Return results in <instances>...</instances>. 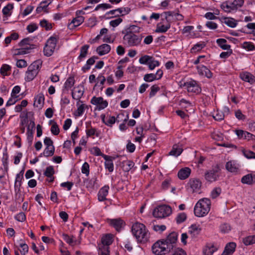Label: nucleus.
<instances>
[{"instance_id":"72a5a7b5","label":"nucleus","mask_w":255,"mask_h":255,"mask_svg":"<svg viewBox=\"0 0 255 255\" xmlns=\"http://www.w3.org/2000/svg\"><path fill=\"white\" fill-rule=\"evenodd\" d=\"M101 117L103 122L108 126L111 127L116 122V118L114 116H110L106 119L105 115H102Z\"/></svg>"},{"instance_id":"f704fd0d","label":"nucleus","mask_w":255,"mask_h":255,"mask_svg":"<svg viewBox=\"0 0 255 255\" xmlns=\"http://www.w3.org/2000/svg\"><path fill=\"white\" fill-rule=\"evenodd\" d=\"M89 48V45H84L81 47L80 49V53L78 58L80 60H82L86 57Z\"/></svg>"},{"instance_id":"2eb2a0df","label":"nucleus","mask_w":255,"mask_h":255,"mask_svg":"<svg viewBox=\"0 0 255 255\" xmlns=\"http://www.w3.org/2000/svg\"><path fill=\"white\" fill-rule=\"evenodd\" d=\"M84 94V88L82 85H79L75 88L74 91L72 92V96L73 99L80 100Z\"/></svg>"},{"instance_id":"bb28decb","label":"nucleus","mask_w":255,"mask_h":255,"mask_svg":"<svg viewBox=\"0 0 255 255\" xmlns=\"http://www.w3.org/2000/svg\"><path fill=\"white\" fill-rule=\"evenodd\" d=\"M189 184L193 191L198 190L201 186V182L197 179H190Z\"/></svg>"},{"instance_id":"f3484780","label":"nucleus","mask_w":255,"mask_h":255,"mask_svg":"<svg viewBox=\"0 0 255 255\" xmlns=\"http://www.w3.org/2000/svg\"><path fill=\"white\" fill-rule=\"evenodd\" d=\"M239 165L234 161H229L226 163V169L230 172L237 173Z\"/></svg>"},{"instance_id":"f03ea898","label":"nucleus","mask_w":255,"mask_h":255,"mask_svg":"<svg viewBox=\"0 0 255 255\" xmlns=\"http://www.w3.org/2000/svg\"><path fill=\"white\" fill-rule=\"evenodd\" d=\"M211 201L209 199L205 198L199 200L194 207L195 216L199 217L206 216L209 213Z\"/></svg>"},{"instance_id":"b1692460","label":"nucleus","mask_w":255,"mask_h":255,"mask_svg":"<svg viewBox=\"0 0 255 255\" xmlns=\"http://www.w3.org/2000/svg\"><path fill=\"white\" fill-rule=\"evenodd\" d=\"M241 181L244 184L252 185L255 182V175L248 174L245 175L242 177Z\"/></svg>"},{"instance_id":"39448f33","label":"nucleus","mask_w":255,"mask_h":255,"mask_svg":"<svg viewBox=\"0 0 255 255\" xmlns=\"http://www.w3.org/2000/svg\"><path fill=\"white\" fill-rule=\"evenodd\" d=\"M221 174V169L219 165L217 164L205 173L204 178L209 182H213L217 181Z\"/></svg>"},{"instance_id":"774afa93","label":"nucleus","mask_w":255,"mask_h":255,"mask_svg":"<svg viewBox=\"0 0 255 255\" xmlns=\"http://www.w3.org/2000/svg\"><path fill=\"white\" fill-rule=\"evenodd\" d=\"M51 131L54 135H57L59 133L60 130L58 128V126L56 123L51 126Z\"/></svg>"},{"instance_id":"6e6552de","label":"nucleus","mask_w":255,"mask_h":255,"mask_svg":"<svg viewBox=\"0 0 255 255\" xmlns=\"http://www.w3.org/2000/svg\"><path fill=\"white\" fill-rule=\"evenodd\" d=\"M178 235L175 232H172L169 234L165 240H162L164 245L168 247L169 252L175 248L177 241Z\"/></svg>"},{"instance_id":"cd10ccee","label":"nucleus","mask_w":255,"mask_h":255,"mask_svg":"<svg viewBox=\"0 0 255 255\" xmlns=\"http://www.w3.org/2000/svg\"><path fill=\"white\" fill-rule=\"evenodd\" d=\"M44 103V96L42 93H40L35 98L34 106L36 107H41Z\"/></svg>"},{"instance_id":"c85d7f7f","label":"nucleus","mask_w":255,"mask_h":255,"mask_svg":"<svg viewBox=\"0 0 255 255\" xmlns=\"http://www.w3.org/2000/svg\"><path fill=\"white\" fill-rule=\"evenodd\" d=\"M170 27V24L168 21L165 24L161 25L159 23L157 25L155 32L157 33H164L166 32Z\"/></svg>"},{"instance_id":"3c124183","label":"nucleus","mask_w":255,"mask_h":255,"mask_svg":"<svg viewBox=\"0 0 255 255\" xmlns=\"http://www.w3.org/2000/svg\"><path fill=\"white\" fill-rule=\"evenodd\" d=\"M242 47L249 51H252L255 49V46L250 42H244L242 44Z\"/></svg>"},{"instance_id":"4c0bfd02","label":"nucleus","mask_w":255,"mask_h":255,"mask_svg":"<svg viewBox=\"0 0 255 255\" xmlns=\"http://www.w3.org/2000/svg\"><path fill=\"white\" fill-rule=\"evenodd\" d=\"M8 155L6 151L3 152V157L2 158V164L3 165L4 171L7 172L8 169Z\"/></svg>"},{"instance_id":"052dcab7","label":"nucleus","mask_w":255,"mask_h":255,"mask_svg":"<svg viewBox=\"0 0 255 255\" xmlns=\"http://www.w3.org/2000/svg\"><path fill=\"white\" fill-rule=\"evenodd\" d=\"M47 3V1H43L40 3L39 5L36 8V11L37 13H40L42 10L47 12L46 9V5H43V4Z\"/></svg>"},{"instance_id":"aec40b11","label":"nucleus","mask_w":255,"mask_h":255,"mask_svg":"<svg viewBox=\"0 0 255 255\" xmlns=\"http://www.w3.org/2000/svg\"><path fill=\"white\" fill-rule=\"evenodd\" d=\"M23 171L16 175L14 183V189L17 195L20 192V187L21 186V180L23 178Z\"/></svg>"},{"instance_id":"f8f14e48","label":"nucleus","mask_w":255,"mask_h":255,"mask_svg":"<svg viewBox=\"0 0 255 255\" xmlns=\"http://www.w3.org/2000/svg\"><path fill=\"white\" fill-rule=\"evenodd\" d=\"M183 149L182 144L181 143L174 144L171 151L169 152V155L177 157L182 152Z\"/></svg>"},{"instance_id":"473e14b6","label":"nucleus","mask_w":255,"mask_h":255,"mask_svg":"<svg viewBox=\"0 0 255 255\" xmlns=\"http://www.w3.org/2000/svg\"><path fill=\"white\" fill-rule=\"evenodd\" d=\"M223 21H222L224 23L227 24L228 26L231 27L232 28L235 27L237 23L236 21L233 18L231 17H224L223 18Z\"/></svg>"},{"instance_id":"c9c22d12","label":"nucleus","mask_w":255,"mask_h":255,"mask_svg":"<svg viewBox=\"0 0 255 255\" xmlns=\"http://www.w3.org/2000/svg\"><path fill=\"white\" fill-rule=\"evenodd\" d=\"M243 242L246 246L253 245L255 243V235L249 236L243 239Z\"/></svg>"},{"instance_id":"a878e982","label":"nucleus","mask_w":255,"mask_h":255,"mask_svg":"<svg viewBox=\"0 0 255 255\" xmlns=\"http://www.w3.org/2000/svg\"><path fill=\"white\" fill-rule=\"evenodd\" d=\"M113 242V236L112 234H107L104 236L102 238V243L103 246L109 247Z\"/></svg>"},{"instance_id":"a18cd8bd","label":"nucleus","mask_w":255,"mask_h":255,"mask_svg":"<svg viewBox=\"0 0 255 255\" xmlns=\"http://www.w3.org/2000/svg\"><path fill=\"white\" fill-rule=\"evenodd\" d=\"M230 1H226L224 2L221 5V8L225 12H230L233 11L231 5L229 4Z\"/></svg>"},{"instance_id":"7ed1b4c3","label":"nucleus","mask_w":255,"mask_h":255,"mask_svg":"<svg viewBox=\"0 0 255 255\" xmlns=\"http://www.w3.org/2000/svg\"><path fill=\"white\" fill-rule=\"evenodd\" d=\"M42 65L41 60H36L31 64L28 67L26 72L25 80L30 82L32 81L38 74Z\"/></svg>"},{"instance_id":"de8ad7c7","label":"nucleus","mask_w":255,"mask_h":255,"mask_svg":"<svg viewBox=\"0 0 255 255\" xmlns=\"http://www.w3.org/2000/svg\"><path fill=\"white\" fill-rule=\"evenodd\" d=\"M148 67L149 69L153 70L155 67L159 65V62L155 60L153 57H151V59L149 61L148 63Z\"/></svg>"},{"instance_id":"37998d69","label":"nucleus","mask_w":255,"mask_h":255,"mask_svg":"<svg viewBox=\"0 0 255 255\" xmlns=\"http://www.w3.org/2000/svg\"><path fill=\"white\" fill-rule=\"evenodd\" d=\"M57 42V39L56 37L51 36L50 37L47 41L46 44L51 47V48H53L55 49L56 44Z\"/></svg>"},{"instance_id":"7c9ffc66","label":"nucleus","mask_w":255,"mask_h":255,"mask_svg":"<svg viewBox=\"0 0 255 255\" xmlns=\"http://www.w3.org/2000/svg\"><path fill=\"white\" fill-rule=\"evenodd\" d=\"M134 163L131 160L124 161L122 162V168L124 171L128 172L134 166Z\"/></svg>"},{"instance_id":"864d4df0","label":"nucleus","mask_w":255,"mask_h":255,"mask_svg":"<svg viewBox=\"0 0 255 255\" xmlns=\"http://www.w3.org/2000/svg\"><path fill=\"white\" fill-rule=\"evenodd\" d=\"M40 25L41 27L45 28L46 30H50L52 28V24L49 23L48 21L43 19L40 22Z\"/></svg>"},{"instance_id":"0eeeda50","label":"nucleus","mask_w":255,"mask_h":255,"mask_svg":"<svg viewBox=\"0 0 255 255\" xmlns=\"http://www.w3.org/2000/svg\"><path fill=\"white\" fill-rule=\"evenodd\" d=\"M152 250L153 253L156 255H164L169 253L168 247L164 245L162 240L155 243L152 247Z\"/></svg>"},{"instance_id":"393cba45","label":"nucleus","mask_w":255,"mask_h":255,"mask_svg":"<svg viewBox=\"0 0 255 255\" xmlns=\"http://www.w3.org/2000/svg\"><path fill=\"white\" fill-rule=\"evenodd\" d=\"M200 231L201 229L199 228V226L196 224H193L189 228L188 233L192 238H195L200 234Z\"/></svg>"},{"instance_id":"ddd939ff","label":"nucleus","mask_w":255,"mask_h":255,"mask_svg":"<svg viewBox=\"0 0 255 255\" xmlns=\"http://www.w3.org/2000/svg\"><path fill=\"white\" fill-rule=\"evenodd\" d=\"M198 73L200 75L205 76L208 78H211L212 77V73L204 65H199L197 66Z\"/></svg>"},{"instance_id":"e433bc0d","label":"nucleus","mask_w":255,"mask_h":255,"mask_svg":"<svg viewBox=\"0 0 255 255\" xmlns=\"http://www.w3.org/2000/svg\"><path fill=\"white\" fill-rule=\"evenodd\" d=\"M54 151L55 148L54 146L46 147L43 152V155L45 157L51 156L54 154Z\"/></svg>"},{"instance_id":"69168bd1","label":"nucleus","mask_w":255,"mask_h":255,"mask_svg":"<svg viewBox=\"0 0 255 255\" xmlns=\"http://www.w3.org/2000/svg\"><path fill=\"white\" fill-rule=\"evenodd\" d=\"M19 246L21 248V250H20L21 254L25 255L28 252V246L26 244L24 243L20 244Z\"/></svg>"},{"instance_id":"20e7f679","label":"nucleus","mask_w":255,"mask_h":255,"mask_svg":"<svg viewBox=\"0 0 255 255\" xmlns=\"http://www.w3.org/2000/svg\"><path fill=\"white\" fill-rule=\"evenodd\" d=\"M123 39L125 43L129 47L138 46L140 45L142 37L133 32L128 31L124 35Z\"/></svg>"},{"instance_id":"5fc2aeb1","label":"nucleus","mask_w":255,"mask_h":255,"mask_svg":"<svg viewBox=\"0 0 255 255\" xmlns=\"http://www.w3.org/2000/svg\"><path fill=\"white\" fill-rule=\"evenodd\" d=\"M156 77L153 73L146 74L144 75L143 79L145 81L150 82L156 80Z\"/></svg>"},{"instance_id":"ea45409f","label":"nucleus","mask_w":255,"mask_h":255,"mask_svg":"<svg viewBox=\"0 0 255 255\" xmlns=\"http://www.w3.org/2000/svg\"><path fill=\"white\" fill-rule=\"evenodd\" d=\"M236 247V244L235 243L231 242L228 243L225 247V250H226L230 254H233L235 251Z\"/></svg>"},{"instance_id":"49530a36","label":"nucleus","mask_w":255,"mask_h":255,"mask_svg":"<svg viewBox=\"0 0 255 255\" xmlns=\"http://www.w3.org/2000/svg\"><path fill=\"white\" fill-rule=\"evenodd\" d=\"M54 169L52 166H49L46 167L44 175L47 177H51L54 174Z\"/></svg>"},{"instance_id":"9d476101","label":"nucleus","mask_w":255,"mask_h":255,"mask_svg":"<svg viewBox=\"0 0 255 255\" xmlns=\"http://www.w3.org/2000/svg\"><path fill=\"white\" fill-rule=\"evenodd\" d=\"M186 89L188 92L199 94L201 91V89L195 81H191L184 83Z\"/></svg>"},{"instance_id":"a211bd4d","label":"nucleus","mask_w":255,"mask_h":255,"mask_svg":"<svg viewBox=\"0 0 255 255\" xmlns=\"http://www.w3.org/2000/svg\"><path fill=\"white\" fill-rule=\"evenodd\" d=\"M240 77L242 80L251 84H253L255 81L254 76L248 72L240 73Z\"/></svg>"},{"instance_id":"412c9836","label":"nucleus","mask_w":255,"mask_h":255,"mask_svg":"<svg viewBox=\"0 0 255 255\" xmlns=\"http://www.w3.org/2000/svg\"><path fill=\"white\" fill-rule=\"evenodd\" d=\"M84 21V17L82 16H77L74 18L71 23L68 25L70 29H73L80 24H81Z\"/></svg>"},{"instance_id":"79ce46f5","label":"nucleus","mask_w":255,"mask_h":255,"mask_svg":"<svg viewBox=\"0 0 255 255\" xmlns=\"http://www.w3.org/2000/svg\"><path fill=\"white\" fill-rule=\"evenodd\" d=\"M216 248L214 246H207L204 250L205 255H212L216 251Z\"/></svg>"},{"instance_id":"a19ab883","label":"nucleus","mask_w":255,"mask_h":255,"mask_svg":"<svg viewBox=\"0 0 255 255\" xmlns=\"http://www.w3.org/2000/svg\"><path fill=\"white\" fill-rule=\"evenodd\" d=\"M11 67L7 64H3L0 69V73L3 76H7L9 74L7 72L10 71Z\"/></svg>"},{"instance_id":"0e129e2a","label":"nucleus","mask_w":255,"mask_h":255,"mask_svg":"<svg viewBox=\"0 0 255 255\" xmlns=\"http://www.w3.org/2000/svg\"><path fill=\"white\" fill-rule=\"evenodd\" d=\"M119 10L120 16H124L128 14L130 11V8L128 7L119 8Z\"/></svg>"},{"instance_id":"dca6fc26","label":"nucleus","mask_w":255,"mask_h":255,"mask_svg":"<svg viewBox=\"0 0 255 255\" xmlns=\"http://www.w3.org/2000/svg\"><path fill=\"white\" fill-rule=\"evenodd\" d=\"M111 226L115 228L116 231L120 232L124 226V221L120 219H111L110 221Z\"/></svg>"},{"instance_id":"1a4fd4ad","label":"nucleus","mask_w":255,"mask_h":255,"mask_svg":"<svg viewBox=\"0 0 255 255\" xmlns=\"http://www.w3.org/2000/svg\"><path fill=\"white\" fill-rule=\"evenodd\" d=\"M91 103L93 105H97V109L99 111L106 108L108 105V102L104 100L103 98L101 97H93L91 100Z\"/></svg>"},{"instance_id":"2f4dec72","label":"nucleus","mask_w":255,"mask_h":255,"mask_svg":"<svg viewBox=\"0 0 255 255\" xmlns=\"http://www.w3.org/2000/svg\"><path fill=\"white\" fill-rule=\"evenodd\" d=\"M216 42L219 46L223 50H229L231 49V46L227 44V40L224 38H219L217 39Z\"/></svg>"},{"instance_id":"6e6d98bb","label":"nucleus","mask_w":255,"mask_h":255,"mask_svg":"<svg viewBox=\"0 0 255 255\" xmlns=\"http://www.w3.org/2000/svg\"><path fill=\"white\" fill-rule=\"evenodd\" d=\"M85 108V105L82 104L77 109V111L75 112L74 115L76 117H80L83 115Z\"/></svg>"},{"instance_id":"4468645a","label":"nucleus","mask_w":255,"mask_h":255,"mask_svg":"<svg viewBox=\"0 0 255 255\" xmlns=\"http://www.w3.org/2000/svg\"><path fill=\"white\" fill-rule=\"evenodd\" d=\"M103 157L105 160V166L106 169H108L110 172L114 170V164L113 162V157L107 155H103Z\"/></svg>"},{"instance_id":"58836bf2","label":"nucleus","mask_w":255,"mask_h":255,"mask_svg":"<svg viewBox=\"0 0 255 255\" xmlns=\"http://www.w3.org/2000/svg\"><path fill=\"white\" fill-rule=\"evenodd\" d=\"M75 83V80L73 77H69L64 84V88L67 90H69L72 88Z\"/></svg>"},{"instance_id":"9b49d317","label":"nucleus","mask_w":255,"mask_h":255,"mask_svg":"<svg viewBox=\"0 0 255 255\" xmlns=\"http://www.w3.org/2000/svg\"><path fill=\"white\" fill-rule=\"evenodd\" d=\"M238 137L240 139H245L248 140H255V135L247 131L242 129H237L235 131Z\"/></svg>"},{"instance_id":"13d9d810","label":"nucleus","mask_w":255,"mask_h":255,"mask_svg":"<svg viewBox=\"0 0 255 255\" xmlns=\"http://www.w3.org/2000/svg\"><path fill=\"white\" fill-rule=\"evenodd\" d=\"M13 8V6L12 4L9 3L5 6H4L2 10V12L3 15H9V11Z\"/></svg>"},{"instance_id":"e2e57ef3","label":"nucleus","mask_w":255,"mask_h":255,"mask_svg":"<svg viewBox=\"0 0 255 255\" xmlns=\"http://www.w3.org/2000/svg\"><path fill=\"white\" fill-rule=\"evenodd\" d=\"M225 117V114L223 112L217 111L216 114L213 116V118L216 121H221L224 120Z\"/></svg>"},{"instance_id":"6ab92c4d","label":"nucleus","mask_w":255,"mask_h":255,"mask_svg":"<svg viewBox=\"0 0 255 255\" xmlns=\"http://www.w3.org/2000/svg\"><path fill=\"white\" fill-rule=\"evenodd\" d=\"M109 189V186H105L100 189L98 194L99 201H104L107 199L106 197L108 194Z\"/></svg>"},{"instance_id":"680f3d73","label":"nucleus","mask_w":255,"mask_h":255,"mask_svg":"<svg viewBox=\"0 0 255 255\" xmlns=\"http://www.w3.org/2000/svg\"><path fill=\"white\" fill-rule=\"evenodd\" d=\"M221 193V189L219 187L214 188L211 193V196L213 199L217 198Z\"/></svg>"},{"instance_id":"8fccbe9b","label":"nucleus","mask_w":255,"mask_h":255,"mask_svg":"<svg viewBox=\"0 0 255 255\" xmlns=\"http://www.w3.org/2000/svg\"><path fill=\"white\" fill-rule=\"evenodd\" d=\"M205 46V44L204 42L201 43H197L195 44L191 49V52H195L201 50Z\"/></svg>"},{"instance_id":"f257e3e1","label":"nucleus","mask_w":255,"mask_h":255,"mask_svg":"<svg viewBox=\"0 0 255 255\" xmlns=\"http://www.w3.org/2000/svg\"><path fill=\"white\" fill-rule=\"evenodd\" d=\"M131 232L138 242L145 243L149 239V233L145 226L142 223L136 222L133 224Z\"/></svg>"},{"instance_id":"4be33fe9","label":"nucleus","mask_w":255,"mask_h":255,"mask_svg":"<svg viewBox=\"0 0 255 255\" xmlns=\"http://www.w3.org/2000/svg\"><path fill=\"white\" fill-rule=\"evenodd\" d=\"M191 169L189 167L181 169L178 172V177L181 180L187 178L190 175Z\"/></svg>"},{"instance_id":"4d7b16f0","label":"nucleus","mask_w":255,"mask_h":255,"mask_svg":"<svg viewBox=\"0 0 255 255\" xmlns=\"http://www.w3.org/2000/svg\"><path fill=\"white\" fill-rule=\"evenodd\" d=\"M243 153L244 154V156L247 157V158L250 159V158H255V153L253 151H252L251 150H242Z\"/></svg>"},{"instance_id":"c756f323","label":"nucleus","mask_w":255,"mask_h":255,"mask_svg":"<svg viewBox=\"0 0 255 255\" xmlns=\"http://www.w3.org/2000/svg\"><path fill=\"white\" fill-rule=\"evenodd\" d=\"M244 3V0H234L233 2L230 1L229 4L231 5V7L233 11H234L237 10L239 8L242 7Z\"/></svg>"},{"instance_id":"bf43d9fd","label":"nucleus","mask_w":255,"mask_h":255,"mask_svg":"<svg viewBox=\"0 0 255 255\" xmlns=\"http://www.w3.org/2000/svg\"><path fill=\"white\" fill-rule=\"evenodd\" d=\"M151 56L148 55H144L139 58V62L142 64H148L150 59H151Z\"/></svg>"},{"instance_id":"423d86ee","label":"nucleus","mask_w":255,"mask_h":255,"mask_svg":"<svg viewBox=\"0 0 255 255\" xmlns=\"http://www.w3.org/2000/svg\"><path fill=\"white\" fill-rule=\"evenodd\" d=\"M172 213V209L169 206L163 205L155 208L152 212L155 218H163L169 216Z\"/></svg>"},{"instance_id":"338daca9","label":"nucleus","mask_w":255,"mask_h":255,"mask_svg":"<svg viewBox=\"0 0 255 255\" xmlns=\"http://www.w3.org/2000/svg\"><path fill=\"white\" fill-rule=\"evenodd\" d=\"M82 172L83 174H85L87 176H88L89 174V164L85 162L84 163L82 166Z\"/></svg>"},{"instance_id":"603ef678","label":"nucleus","mask_w":255,"mask_h":255,"mask_svg":"<svg viewBox=\"0 0 255 255\" xmlns=\"http://www.w3.org/2000/svg\"><path fill=\"white\" fill-rule=\"evenodd\" d=\"M109 247L102 246L99 249V255H110Z\"/></svg>"},{"instance_id":"09e8293b","label":"nucleus","mask_w":255,"mask_h":255,"mask_svg":"<svg viewBox=\"0 0 255 255\" xmlns=\"http://www.w3.org/2000/svg\"><path fill=\"white\" fill-rule=\"evenodd\" d=\"M187 216L185 213H181L178 214L176 217V221L178 224H180L185 221Z\"/></svg>"},{"instance_id":"5701e85b","label":"nucleus","mask_w":255,"mask_h":255,"mask_svg":"<svg viewBox=\"0 0 255 255\" xmlns=\"http://www.w3.org/2000/svg\"><path fill=\"white\" fill-rule=\"evenodd\" d=\"M111 50V46L107 44H103L97 48L96 51L99 55L108 53Z\"/></svg>"},{"instance_id":"c03bdc74","label":"nucleus","mask_w":255,"mask_h":255,"mask_svg":"<svg viewBox=\"0 0 255 255\" xmlns=\"http://www.w3.org/2000/svg\"><path fill=\"white\" fill-rule=\"evenodd\" d=\"M54 50L55 49L53 47L51 48L50 46L46 44L43 49L44 54L48 57L50 56L53 53Z\"/></svg>"}]
</instances>
